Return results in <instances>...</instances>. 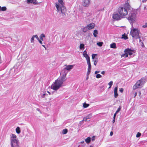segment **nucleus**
Here are the masks:
<instances>
[{"label": "nucleus", "mask_w": 147, "mask_h": 147, "mask_svg": "<svg viewBox=\"0 0 147 147\" xmlns=\"http://www.w3.org/2000/svg\"><path fill=\"white\" fill-rule=\"evenodd\" d=\"M89 77L88 76H87V77H86V80H87L88 79V78Z\"/></svg>", "instance_id": "nucleus-59"}, {"label": "nucleus", "mask_w": 147, "mask_h": 147, "mask_svg": "<svg viewBox=\"0 0 147 147\" xmlns=\"http://www.w3.org/2000/svg\"><path fill=\"white\" fill-rule=\"evenodd\" d=\"M33 0H26L27 3L28 4L32 3Z\"/></svg>", "instance_id": "nucleus-28"}, {"label": "nucleus", "mask_w": 147, "mask_h": 147, "mask_svg": "<svg viewBox=\"0 0 147 147\" xmlns=\"http://www.w3.org/2000/svg\"><path fill=\"white\" fill-rule=\"evenodd\" d=\"M67 129H65L63 130L62 133L63 134H65L67 133Z\"/></svg>", "instance_id": "nucleus-21"}, {"label": "nucleus", "mask_w": 147, "mask_h": 147, "mask_svg": "<svg viewBox=\"0 0 147 147\" xmlns=\"http://www.w3.org/2000/svg\"><path fill=\"white\" fill-rule=\"evenodd\" d=\"M59 3H56L55 6L58 12L61 11L62 16L63 17L66 16L65 14L66 9L64 6V3L63 0H58Z\"/></svg>", "instance_id": "nucleus-2"}, {"label": "nucleus", "mask_w": 147, "mask_h": 147, "mask_svg": "<svg viewBox=\"0 0 147 147\" xmlns=\"http://www.w3.org/2000/svg\"><path fill=\"white\" fill-rule=\"evenodd\" d=\"M110 47L111 48L113 49H116L117 48L116 43L115 42L111 44Z\"/></svg>", "instance_id": "nucleus-16"}, {"label": "nucleus", "mask_w": 147, "mask_h": 147, "mask_svg": "<svg viewBox=\"0 0 147 147\" xmlns=\"http://www.w3.org/2000/svg\"><path fill=\"white\" fill-rule=\"evenodd\" d=\"M117 89H118V87H117V86L115 88L114 90V92H117Z\"/></svg>", "instance_id": "nucleus-37"}, {"label": "nucleus", "mask_w": 147, "mask_h": 147, "mask_svg": "<svg viewBox=\"0 0 147 147\" xmlns=\"http://www.w3.org/2000/svg\"><path fill=\"white\" fill-rule=\"evenodd\" d=\"M139 42H140V43H141V42H142V40L140 39V40H139Z\"/></svg>", "instance_id": "nucleus-58"}, {"label": "nucleus", "mask_w": 147, "mask_h": 147, "mask_svg": "<svg viewBox=\"0 0 147 147\" xmlns=\"http://www.w3.org/2000/svg\"><path fill=\"white\" fill-rule=\"evenodd\" d=\"M1 11V7L0 6V11Z\"/></svg>", "instance_id": "nucleus-61"}, {"label": "nucleus", "mask_w": 147, "mask_h": 147, "mask_svg": "<svg viewBox=\"0 0 147 147\" xmlns=\"http://www.w3.org/2000/svg\"><path fill=\"white\" fill-rule=\"evenodd\" d=\"M117 113H115L114 115V116H113V118H114V119H115V117L116 116V115H117Z\"/></svg>", "instance_id": "nucleus-48"}, {"label": "nucleus", "mask_w": 147, "mask_h": 147, "mask_svg": "<svg viewBox=\"0 0 147 147\" xmlns=\"http://www.w3.org/2000/svg\"><path fill=\"white\" fill-rule=\"evenodd\" d=\"M105 71H103L101 72V74L103 75H104V74H105Z\"/></svg>", "instance_id": "nucleus-46"}, {"label": "nucleus", "mask_w": 147, "mask_h": 147, "mask_svg": "<svg viewBox=\"0 0 147 147\" xmlns=\"http://www.w3.org/2000/svg\"><path fill=\"white\" fill-rule=\"evenodd\" d=\"M46 94H43L41 96L42 98H44Z\"/></svg>", "instance_id": "nucleus-49"}, {"label": "nucleus", "mask_w": 147, "mask_h": 147, "mask_svg": "<svg viewBox=\"0 0 147 147\" xmlns=\"http://www.w3.org/2000/svg\"><path fill=\"white\" fill-rule=\"evenodd\" d=\"M83 55L84 57H85L86 60H88L90 59V58L88 56V55L87 54V51L86 50H85L83 53Z\"/></svg>", "instance_id": "nucleus-13"}, {"label": "nucleus", "mask_w": 147, "mask_h": 147, "mask_svg": "<svg viewBox=\"0 0 147 147\" xmlns=\"http://www.w3.org/2000/svg\"><path fill=\"white\" fill-rule=\"evenodd\" d=\"M131 7L129 4L126 3L125 4L124 7H119L118 10V12L121 16H125L128 14L127 10H131Z\"/></svg>", "instance_id": "nucleus-3"}, {"label": "nucleus", "mask_w": 147, "mask_h": 147, "mask_svg": "<svg viewBox=\"0 0 147 147\" xmlns=\"http://www.w3.org/2000/svg\"><path fill=\"white\" fill-rule=\"evenodd\" d=\"M119 91L121 92L122 93L123 91V88H120Z\"/></svg>", "instance_id": "nucleus-44"}, {"label": "nucleus", "mask_w": 147, "mask_h": 147, "mask_svg": "<svg viewBox=\"0 0 147 147\" xmlns=\"http://www.w3.org/2000/svg\"><path fill=\"white\" fill-rule=\"evenodd\" d=\"M113 132L112 131H111L110 134V136H112L113 135Z\"/></svg>", "instance_id": "nucleus-50"}, {"label": "nucleus", "mask_w": 147, "mask_h": 147, "mask_svg": "<svg viewBox=\"0 0 147 147\" xmlns=\"http://www.w3.org/2000/svg\"><path fill=\"white\" fill-rule=\"evenodd\" d=\"M33 36H34V37L35 38L38 40H39V38H38L37 35H35Z\"/></svg>", "instance_id": "nucleus-40"}, {"label": "nucleus", "mask_w": 147, "mask_h": 147, "mask_svg": "<svg viewBox=\"0 0 147 147\" xmlns=\"http://www.w3.org/2000/svg\"><path fill=\"white\" fill-rule=\"evenodd\" d=\"M91 140V138L90 137H88L85 140V141L88 144L90 142Z\"/></svg>", "instance_id": "nucleus-17"}, {"label": "nucleus", "mask_w": 147, "mask_h": 147, "mask_svg": "<svg viewBox=\"0 0 147 147\" xmlns=\"http://www.w3.org/2000/svg\"><path fill=\"white\" fill-rule=\"evenodd\" d=\"M146 79L145 78H142L140 80H138L133 86V89L135 90L142 87Z\"/></svg>", "instance_id": "nucleus-7"}, {"label": "nucleus", "mask_w": 147, "mask_h": 147, "mask_svg": "<svg viewBox=\"0 0 147 147\" xmlns=\"http://www.w3.org/2000/svg\"><path fill=\"white\" fill-rule=\"evenodd\" d=\"M40 3H38L36 0H33L32 4L34 5H38Z\"/></svg>", "instance_id": "nucleus-25"}, {"label": "nucleus", "mask_w": 147, "mask_h": 147, "mask_svg": "<svg viewBox=\"0 0 147 147\" xmlns=\"http://www.w3.org/2000/svg\"><path fill=\"white\" fill-rule=\"evenodd\" d=\"M113 82L112 81H111L108 83V84L110 86V87H111L113 85Z\"/></svg>", "instance_id": "nucleus-34"}, {"label": "nucleus", "mask_w": 147, "mask_h": 147, "mask_svg": "<svg viewBox=\"0 0 147 147\" xmlns=\"http://www.w3.org/2000/svg\"><path fill=\"white\" fill-rule=\"evenodd\" d=\"M94 24L93 23H91L87 26L89 30H90L94 28Z\"/></svg>", "instance_id": "nucleus-14"}, {"label": "nucleus", "mask_w": 147, "mask_h": 147, "mask_svg": "<svg viewBox=\"0 0 147 147\" xmlns=\"http://www.w3.org/2000/svg\"><path fill=\"white\" fill-rule=\"evenodd\" d=\"M114 97L115 98H117V97L118 95L117 93V92H114Z\"/></svg>", "instance_id": "nucleus-36"}, {"label": "nucleus", "mask_w": 147, "mask_h": 147, "mask_svg": "<svg viewBox=\"0 0 147 147\" xmlns=\"http://www.w3.org/2000/svg\"><path fill=\"white\" fill-rule=\"evenodd\" d=\"M137 95V92H135V94H134V97H135Z\"/></svg>", "instance_id": "nucleus-55"}, {"label": "nucleus", "mask_w": 147, "mask_h": 147, "mask_svg": "<svg viewBox=\"0 0 147 147\" xmlns=\"http://www.w3.org/2000/svg\"><path fill=\"white\" fill-rule=\"evenodd\" d=\"M84 45L83 44H81L80 46V49H84Z\"/></svg>", "instance_id": "nucleus-29"}, {"label": "nucleus", "mask_w": 147, "mask_h": 147, "mask_svg": "<svg viewBox=\"0 0 147 147\" xmlns=\"http://www.w3.org/2000/svg\"><path fill=\"white\" fill-rule=\"evenodd\" d=\"M141 135V134L140 133L138 132L137 134L136 135V137L137 138H138V137H140Z\"/></svg>", "instance_id": "nucleus-38"}, {"label": "nucleus", "mask_w": 147, "mask_h": 147, "mask_svg": "<svg viewBox=\"0 0 147 147\" xmlns=\"http://www.w3.org/2000/svg\"><path fill=\"white\" fill-rule=\"evenodd\" d=\"M122 38H123L125 40H126L128 39V37L125 34H124L122 35Z\"/></svg>", "instance_id": "nucleus-22"}, {"label": "nucleus", "mask_w": 147, "mask_h": 147, "mask_svg": "<svg viewBox=\"0 0 147 147\" xmlns=\"http://www.w3.org/2000/svg\"><path fill=\"white\" fill-rule=\"evenodd\" d=\"M97 55L96 54H93L92 55V59H94L96 56H97Z\"/></svg>", "instance_id": "nucleus-32"}, {"label": "nucleus", "mask_w": 147, "mask_h": 147, "mask_svg": "<svg viewBox=\"0 0 147 147\" xmlns=\"http://www.w3.org/2000/svg\"><path fill=\"white\" fill-rule=\"evenodd\" d=\"M130 34L133 38L136 39L140 38L141 36L140 35L141 33L138 28H133L131 30Z\"/></svg>", "instance_id": "nucleus-6"}, {"label": "nucleus", "mask_w": 147, "mask_h": 147, "mask_svg": "<svg viewBox=\"0 0 147 147\" xmlns=\"http://www.w3.org/2000/svg\"><path fill=\"white\" fill-rule=\"evenodd\" d=\"M141 46L142 47H145V46L143 43V42H141V43H140Z\"/></svg>", "instance_id": "nucleus-43"}, {"label": "nucleus", "mask_w": 147, "mask_h": 147, "mask_svg": "<svg viewBox=\"0 0 147 147\" xmlns=\"http://www.w3.org/2000/svg\"><path fill=\"white\" fill-rule=\"evenodd\" d=\"M88 30H89L87 26L85 27L83 29V31L84 32H86Z\"/></svg>", "instance_id": "nucleus-20"}, {"label": "nucleus", "mask_w": 147, "mask_h": 147, "mask_svg": "<svg viewBox=\"0 0 147 147\" xmlns=\"http://www.w3.org/2000/svg\"><path fill=\"white\" fill-rule=\"evenodd\" d=\"M38 40L40 44H42V42L40 40V39Z\"/></svg>", "instance_id": "nucleus-52"}, {"label": "nucleus", "mask_w": 147, "mask_h": 147, "mask_svg": "<svg viewBox=\"0 0 147 147\" xmlns=\"http://www.w3.org/2000/svg\"><path fill=\"white\" fill-rule=\"evenodd\" d=\"M16 137L15 135L11 134L10 140L11 147H19V142L18 140L16 139Z\"/></svg>", "instance_id": "nucleus-4"}, {"label": "nucleus", "mask_w": 147, "mask_h": 147, "mask_svg": "<svg viewBox=\"0 0 147 147\" xmlns=\"http://www.w3.org/2000/svg\"><path fill=\"white\" fill-rule=\"evenodd\" d=\"M64 68L62 70L61 74L62 75V76L60 77L57 80H55L54 84H52L51 86V88L54 90H57L60 87L62 86L63 82H65L66 80V75L68 73V71Z\"/></svg>", "instance_id": "nucleus-1"}, {"label": "nucleus", "mask_w": 147, "mask_h": 147, "mask_svg": "<svg viewBox=\"0 0 147 147\" xmlns=\"http://www.w3.org/2000/svg\"><path fill=\"white\" fill-rule=\"evenodd\" d=\"M91 70V69H88V71H87V76H88L89 75V74H90V72Z\"/></svg>", "instance_id": "nucleus-39"}, {"label": "nucleus", "mask_w": 147, "mask_h": 147, "mask_svg": "<svg viewBox=\"0 0 147 147\" xmlns=\"http://www.w3.org/2000/svg\"><path fill=\"white\" fill-rule=\"evenodd\" d=\"M36 110L37 111H38L40 112V110L39 109L37 108L36 109Z\"/></svg>", "instance_id": "nucleus-54"}, {"label": "nucleus", "mask_w": 147, "mask_h": 147, "mask_svg": "<svg viewBox=\"0 0 147 147\" xmlns=\"http://www.w3.org/2000/svg\"><path fill=\"white\" fill-rule=\"evenodd\" d=\"M16 133L18 134H19L20 133V128L19 127H16Z\"/></svg>", "instance_id": "nucleus-19"}, {"label": "nucleus", "mask_w": 147, "mask_h": 147, "mask_svg": "<svg viewBox=\"0 0 147 147\" xmlns=\"http://www.w3.org/2000/svg\"><path fill=\"white\" fill-rule=\"evenodd\" d=\"M111 88V87H110V86L109 87V89Z\"/></svg>", "instance_id": "nucleus-63"}, {"label": "nucleus", "mask_w": 147, "mask_h": 147, "mask_svg": "<svg viewBox=\"0 0 147 147\" xmlns=\"http://www.w3.org/2000/svg\"><path fill=\"white\" fill-rule=\"evenodd\" d=\"M7 10V8L6 7L4 6L2 7H1V11H6Z\"/></svg>", "instance_id": "nucleus-26"}, {"label": "nucleus", "mask_w": 147, "mask_h": 147, "mask_svg": "<svg viewBox=\"0 0 147 147\" xmlns=\"http://www.w3.org/2000/svg\"><path fill=\"white\" fill-rule=\"evenodd\" d=\"M113 18L114 20H121L123 17L120 14L119 15L118 13H117L113 14Z\"/></svg>", "instance_id": "nucleus-8"}, {"label": "nucleus", "mask_w": 147, "mask_h": 147, "mask_svg": "<svg viewBox=\"0 0 147 147\" xmlns=\"http://www.w3.org/2000/svg\"><path fill=\"white\" fill-rule=\"evenodd\" d=\"M103 44V42H99L97 43V45L99 47L102 46Z\"/></svg>", "instance_id": "nucleus-30"}, {"label": "nucleus", "mask_w": 147, "mask_h": 147, "mask_svg": "<svg viewBox=\"0 0 147 147\" xmlns=\"http://www.w3.org/2000/svg\"><path fill=\"white\" fill-rule=\"evenodd\" d=\"M142 27L144 28H146L147 27V23H145Z\"/></svg>", "instance_id": "nucleus-41"}, {"label": "nucleus", "mask_w": 147, "mask_h": 147, "mask_svg": "<svg viewBox=\"0 0 147 147\" xmlns=\"http://www.w3.org/2000/svg\"><path fill=\"white\" fill-rule=\"evenodd\" d=\"M34 36H33L32 37V38L31 39V43H33L34 42Z\"/></svg>", "instance_id": "nucleus-33"}, {"label": "nucleus", "mask_w": 147, "mask_h": 147, "mask_svg": "<svg viewBox=\"0 0 147 147\" xmlns=\"http://www.w3.org/2000/svg\"><path fill=\"white\" fill-rule=\"evenodd\" d=\"M90 147H93V146H90Z\"/></svg>", "instance_id": "nucleus-60"}, {"label": "nucleus", "mask_w": 147, "mask_h": 147, "mask_svg": "<svg viewBox=\"0 0 147 147\" xmlns=\"http://www.w3.org/2000/svg\"><path fill=\"white\" fill-rule=\"evenodd\" d=\"M115 119H114V118H113V121H112V122L113 123H114L115 122Z\"/></svg>", "instance_id": "nucleus-56"}, {"label": "nucleus", "mask_w": 147, "mask_h": 147, "mask_svg": "<svg viewBox=\"0 0 147 147\" xmlns=\"http://www.w3.org/2000/svg\"><path fill=\"white\" fill-rule=\"evenodd\" d=\"M65 66H66V67H65V69L68 71H70L74 67V65H66Z\"/></svg>", "instance_id": "nucleus-11"}, {"label": "nucleus", "mask_w": 147, "mask_h": 147, "mask_svg": "<svg viewBox=\"0 0 147 147\" xmlns=\"http://www.w3.org/2000/svg\"><path fill=\"white\" fill-rule=\"evenodd\" d=\"M96 77L97 78H99L102 77V76L99 74H98L96 75Z\"/></svg>", "instance_id": "nucleus-31"}, {"label": "nucleus", "mask_w": 147, "mask_h": 147, "mask_svg": "<svg viewBox=\"0 0 147 147\" xmlns=\"http://www.w3.org/2000/svg\"><path fill=\"white\" fill-rule=\"evenodd\" d=\"M100 72V71H96L95 72V74H97V73H99Z\"/></svg>", "instance_id": "nucleus-47"}, {"label": "nucleus", "mask_w": 147, "mask_h": 147, "mask_svg": "<svg viewBox=\"0 0 147 147\" xmlns=\"http://www.w3.org/2000/svg\"><path fill=\"white\" fill-rule=\"evenodd\" d=\"M83 121H83V120H82L81 121H80V124H82V123H83Z\"/></svg>", "instance_id": "nucleus-53"}, {"label": "nucleus", "mask_w": 147, "mask_h": 147, "mask_svg": "<svg viewBox=\"0 0 147 147\" xmlns=\"http://www.w3.org/2000/svg\"><path fill=\"white\" fill-rule=\"evenodd\" d=\"M94 65H96L98 62V58H95V59L93 60Z\"/></svg>", "instance_id": "nucleus-23"}, {"label": "nucleus", "mask_w": 147, "mask_h": 147, "mask_svg": "<svg viewBox=\"0 0 147 147\" xmlns=\"http://www.w3.org/2000/svg\"><path fill=\"white\" fill-rule=\"evenodd\" d=\"M136 11H131L129 14V16L127 18L129 22L133 27V23L135 22L136 19Z\"/></svg>", "instance_id": "nucleus-5"}, {"label": "nucleus", "mask_w": 147, "mask_h": 147, "mask_svg": "<svg viewBox=\"0 0 147 147\" xmlns=\"http://www.w3.org/2000/svg\"><path fill=\"white\" fill-rule=\"evenodd\" d=\"M90 3V0H83L82 4L84 7H88Z\"/></svg>", "instance_id": "nucleus-9"}, {"label": "nucleus", "mask_w": 147, "mask_h": 147, "mask_svg": "<svg viewBox=\"0 0 147 147\" xmlns=\"http://www.w3.org/2000/svg\"><path fill=\"white\" fill-rule=\"evenodd\" d=\"M45 35L43 34H42L40 36V38L41 40H43V38H45Z\"/></svg>", "instance_id": "nucleus-24"}, {"label": "nucleus", "mask_w": 147, "mask_h": 147, "mask_svg": "<svg viewBox=\"0 0 147 147\" xmlns=\"http://www.w3.org/2000/svg\"><path fill=\"white\" fill-rule=\"evenodd\" d=\"M42 46L45 49H46V48L45 45H42Z\"/></svg>", "instance_id": "nucleus-57"}, {"label": "nucleus", "mask_w": 147, "mask_h": 147, "mask_svg": "<svg viewBox=\"0 0 147 147\" xmlns=\"http://www.w3.org/2000/svg\"><path fill=\"white\" fill-rule=\"evenodd\" d=\"M123 56L125 57H128V54L127 53H125L123 55Z\"/></svg>", "instance_id": "nucleus-42"}, {"label": "nucleus", "mask_w": 147, "mask_h": 147, "mask_svg": "<svg viewBox=\"0 0 147 147\" xmlns=\"http://www.w3.org/2000/svg\"><path fill=\"white\" fill-rule=\"evenodd\" d=\"M98 34V31L97 30H95L94 31L93 35L94 37H96L97 36V34Z\"/></svg>", "instance_id": "nucleus-18"}, {"label": "nucleus", "mask_w": 147, "mask_h": 147, "mask_svg": "<svg viewBox=\"0 0 147 147\" xmlns=\"http://www.w3.org/2000/svg\"><path fill=\"white\" fill-rule=\"evenodd\" d=\"M48 92L49 94H50V92H49L48 91Z\"/></svg>", "instance_id": "nucleus-64"}, {"label": "nucleus", "mask_w": 147, "mask_h": 147, "mask_svg": "<svg viewBox=\"0 0 147 147\" xmlns=\"http://www.w3.org/2000/svg\"><path fill=\"white\" fill-rule=\"evenodd\" d=\"M147 1V0H143L142 1V2L143 3H146Z\"/></svg>", "instance_id": "nucleus-51"}, {"label": "nucleus", "mask_w": 147, "mask_h": 147, "mask_svg": "<svg viewBox=\"0 0 147 147\" xmlns=\"http://www.w3.org/2000/svg\"><path fill=\"white\" fill-rule=\"evenodd\" d=\"M92 113H90L87 116L84 117L83 120V121H87V120L88 119H90L92 117Z\"/></svg>", "instance_id": "nucleus-12"}, {"label": "nucleus", "mask_w": 147, "mask_h": 147, "mask_svg": "<svg viewBox=\"0 0 147 147\" xmlns=\"http://www.w3.org/2000/svg\"><path fill=\"white\" fill-rule=\"evenodd\" d=\"M124 52L126 53H127L128 55H131L133 54L132 52H134V51L129 48H127L125 50Z\"/></svg>", "instance_id": "nucleus-10"}, {"label": "nucleus", "mask_w": 147, "mask_h": 147, "mask_svg": "<svg viewBox=\"0 0 147 147\" xmlns=\"http://www.w3.org/2000/svg\"><path fill=\"white\" fill-rule=\"evenodd\" d=\"M121 108L120 106H119V108H118L116 112V113H118L121 110Z\"/></svg>", "instance_id": "nucleus-35"}, {"label": "nucleus", "mask_w": 147, "mask_h": 147, "mask_svg": "<svg viewBox=\"0 0 147 147\" xmlns=\"http://www.w3.org/2000/svg\"><path fill=\"white\" fill-rule=\"evenodd\" d=\"M95 139V136H93L92 137V141H94Z\"/></svg>", "instance_id": "nucleus-45"}, {"label": "nucleus", "mask_w": 147, "mask_h": 147, "mask_svg": "<svg viewBox=\"0 0 147 147\" xmlns=\"http://www.w3.org/2000/svg\"><path fill=\"white\" fill-rule=\"evenodd\" d=\"M87 64L88 65V69H91V65L90 62V59L87 60Z\"/></svg>", "instance_id": "nucleus-15"}, {"label": "nucleus", "mask_w": 147, "mask_h": 147, "mask_svg": "<svg viewBox=\"0 0 147 147\" xmlns=\"http://www.w3.org/2000/svg\"><path fill=\"white\" fill-rule=\"evenodd\" d=\"M84 142V141H83V142H81L82 143H83V142Z\"/></svg>", "instance_id": "nucleus-62"}, {"label": "nucleus", "mask_w": 147, "mask_h": 147, "mask_svg": "<svg viewBox=\"0 0 147 147\" xmlns=\"http://www.w3.org/2000/svg\"><path fill=\"white\" fill-rule=\"evenodd\" d=\"M89 105V104H86L85 103H84L83 104V107L84 108H86L87 107H88Z\"/></svg>", "instance_id": "nucleus-27"}]
</instances>
